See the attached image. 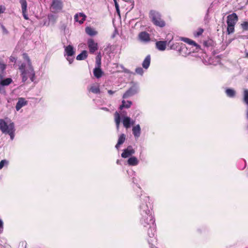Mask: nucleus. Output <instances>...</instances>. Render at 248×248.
I'll list each match as a JSON object with an SVG mask.
<instances>
[{"mask_svg":"<svg viewBox=\"0 0 248 248\" xmlns=\"http://www.w3.org/2000/svg\"><path fill=\"white\" fill-rule=\"evenodd\" d=\"M140 225L143 227V230L147 232L148 236L153 239L148 240V242L151 245V248H157L153 247V245L152 244L155 241H156L155 238H154L155 233V218L153 214H149L148 215H144L140 216Z\"/></svg>","mask_w":248,"mask_h":248,"instance_id":"1","label":"nucleus"},{"mask_svg":"<svg viewBox=\"0 0 248 248\" xmlns=\"http://www.w3.org/2000/svg\"><path fill=\"white\" fill-rule=\"evenodd\" d=\"M23 57L24 62L19 64V70L21 72V76L23 82H26L29 78L31 82L35 79V74L31 61L26 54H24Z\"/></svg>","mask_w":248,"mask_h":248,"instance_id":"2","label":"nucleus"},{"mask_svg":"<svg viewBox=\"0 0 248 248\" xmlns=\"http://www.w3.org/2000/svg\"><path fill=\"white\" fill-rule=\"evenodd\" d=\"M139 210L140 216L153 214L152 203L149 197L145 194H141L140 196Z\"/></svg>","mask_w":248,"mask_h":248,"instance_id":"3","label":"nucleus"},{"mask_svg":"<svg viewBox=\"0 0 248 248\" xmlns=\"http://www.w3.org/2000/svg\"><path fill=\"white\" fill-rule=\"evenodd\" d=\"M0 130L3 134H8L13 140L15 136V125L14 122L8 118L0 119Z\"/></svg>","mask_w":248,"mask_h":248,"instance_id":"4","label":"nucleus"},{"mask_svg":"<svg viewBox=\"0 0 248 248\" xmlns=\"http://www.w3.org/2000/svg\"><path fill=\"white\" fill-rule=\"evenodd\" d=\"M149 17L155 25L160 28L165 26V22L162 19L161 15L158 12L151 10L149 13Z\"/></svg>","mask_w":248,"mask_h":248,"instance_id":"5","label":"nucleus"},{"mask_svg":"<svg viewBox=\"0 0 248 248\" xmlns=\"http://www.w3.org/2000/svg\"><path fill=\"white\" fill-rule=\"evenodd\" d=\"M64 56L66 60L68 61L69 64L73 63L74 59V55L75 54V50L74 47L72 45H68L64 46Z\"/></svg>","mask_w":248,"mask_h":248,"instance_id":"6","label":"nucleus"},{"mask_svg":"<svg viewBox=\"0 0 248 248\" xmlns=\"http://www.w3.org/2000/svg\"><path fill=\"white\" fill-rule=\"evenodd\" d=\"M170 43L171 41H170L168 44L169 46L170 45V48L171 49L178 50L179 53L182 56H186L187 55L189 54L190 53V52H186L187 51V48L186 46L185 45L182 43H176L173 45H171Z\"/></svg>","mask_w":248,"mask_h":248,"instance_id":"7","label":"nucleus"},{"mask_svg":"<svg viewBox=\"0 0 248 248\" xmlns=\"http://www.w3.org/2000/svg\"><path fill=\"white\" fill-rule=\"evenodd\" d=\"M139 92V86L137 83H134L124 94L123 97L127 98L132 96Z\"/></svg>","mask_w":248,"mask_h":248,"instance_id":"8","label":"nucleus"},{"mask_svg":"<svg viewBox=\"0 0 248 248\" xmlns=\"http://www.w3.org/2000/svg\"><path fill=\"white\" fill-rule=\"evenodd\" d=\"M62 8V0H52L51 4V9L53 12H58Z\"/></svg>","mask_w":248,"mask_h":248,"instance_id":"9","label":"nucleus"},{"mask_svg":"<svg viewBox=\"0 0 248 248\" xmlns=\"http://www.w3.org/2000/svg\"><path fill=\"white\" fill-rule=\"evenodd\" d=\"M135 153V150L131 145L128 146L126 148L123 150L121 154L123 158H126L133 156L132 155Z\"/></svg>","mask_w":248,"mask_h":248,"instance_id":"10","label":"nucleus"},{"mask_svg":"<svg viewBox=\"0 0 248 248\" xmlns=\"http://www.w3.org/2000/svg\"><path fill=\"white\" fill-rule=\"evenodd\" d=\"M87 44L91 53H94L98 49V44L93 39H88Z\"/></svg>","mask_w":248,"mask_h":248,"instance_id":"11","label":"nucleus"},{"mask_svg":"<svg viewBox=\"0 0 248 248\" xmlns=\"http://www.w3.org/2000/svg\"><path fill=\"white\" fill-rule=\"evenodd\" d=\"M238 21V16L235 13L229 15L227 16V25L234 26Z\"/></svg>","mask_w":248,"mask_h":248,"instance_id":"12","label":"nucleus"},{"mask_svg":"<svg viewBox=\"0 0 248 248\" xmlns=\"http://www.w3.org/2000/svg\"><path fill=\"white\" fill-rule=\"evenodd\" d=\"M19 3L21 4L22 13L25 19H29L27 14V2L26 0H19Z\"/></svg>","mask_w":248,"mask_h":248,"instance_id":"13","label":"nucleus"},{"mask_svg":"<svg viewBox=\"0 0 248 248\" xmlns=\"http://www.w3.org/2000/svg\"><path fill=\"white\" fill-rule=\"evenodd\" d=\"M140 41L143 43H148L150 41V35L146 31L140 32L138 35Z\"/></svg>","mask_w":248,"mask_h":248,"instance_id":"14","label":"nucleus"},{"mask_svg":"<svg viewBox=\"0 0 248 248\" xmlns=\"http://www.w3.org/2000/svg\"><path fill=\"white\" fill-rule=\"evenodd\" d=\"M122 123L125 128H129L134 124L135 121L132 120L129 117L124 116L123 118Z\"/></svg>","mask_w":248,"mask_h":248,"instance_id":"15","label":"nucleus"},{"mask_svg":"<svg viewBox=\"0 0 248 248\" xmlns=\"http://www.w3.org/2000/svg\"><path fill=\"white\" fill-rule=\"evenodd\" d=\"M86 16L82 13H79L75 15L74 16L75 20L78 22L80 24H82L86 20Z\"/></svg>","mask_w":248,"mask_h":248,"instance_id":"16","label":"nucleus"},{"mask_svg":"<svg viewBox=\"0 0 248 248\" xmlns=\"http://www.w3.org/2000/svg\"><path fill=\"white\" fill-rule=\"evenodd\" d=\"M27 104V101L25 100V98L23 97L19 98L16 106V110L17 111L19 110L21 108L26 106Z\"/></svg>","mask_w":248,"mask_h":248,"instance_id":"17","label":"nucleus"},{"mask_svg":"<svg viewBox=\"0 0 248 248\" xmlns=\"http://www.w3.org/2000/svg\"><path fill=\"white\" fill-rule=\"evenodd\" d=\"M243 102L247 105L246 119L248 120V89H244L243 92Z\"/></svg>","mask_w":248,"mask_h":248,"instance_id":"18","label":"nucleus"},{"mask_svg":"<svg viewBox=\"0 0 248 248\" xmlns=\"http://www.w3.org/2000/svg\"><path fill=\"white\" fill-rule=\"evenodd\" d=\"M127 163L129 166H135L139 164V160L136 156H131L128 159Z\"/></svg>","mask_w":248,"mask_h":248,"instance_id":"19","label":"nucleus"},{"mask_svg":"<svg viewBox=\"0 0 248 248\" xmlns=\"http://www.w3.org/2000/svg\"><path fill=\"white\" fill-rule=\"evenodd\" d=\"M132 133L136 138H138L140 137L141 128L139 124H137L132 128Z\"/></svg>","mask_w":248,"mask_h":248,"instance_id":"20","label":"nucleus"},{"mask_svg":"<svg viewBox=\"0 0 248 248\" xmlns=\"http://www.w3.org/2000/svg\"><path fill=\"white\" fill-rule=\"evenodd\" d=\"M156 48L160 51H164L166 48L167 42L159 41H157L156 44Z\"/></svg>","mask_w":248,"mask_h":248,"instance_id":"21","label":"nucleus"},{"mask_svg":"<svg viewBox=\"0 0 248 248\" xmlns=\"http://www.w3.org/2000/svg\"><path fill=\"white\" fill-rule=\"evenodd\" d=\"M125 140V135L124 134H121L118 138V142L115 145V148L118 150L120 146L123 144Z\"/></svg>","mask_w":248,"mask_h":248,"instance_id":"22","label":"nucleus"},{"mask_svg":"<svg viewBox=\"0 0 248 248\" xmlns=\"http://www.w3.org/2000/svg\"><path fill=\"white\" fill-rule=\"evenodd\" d=\"M151 62V57L150 55H147L142 62V66L145 69L148 68Z\"/></svg>","mask_w":248,"mask_h":248,"instance_id":"23","label":"nucleus"},{"mask_svg":"<svg viewBox=\"0 0 248 248\" xmlns=\"http://www.w3.org/2000/svg\"><path fill=\"white\" fill-rule=\"evenodd\" d=\"M114 120L116 124V128L118 130L121 123V116L119 113L117 111L114 113Z\"/></svg>","mask_w":248,"mask_h":248,"instance_id":"24","label":"nucleus"},{"mask_svg":"<svg viewBox=\"0 0 248 248\" xmlns=\"http://www.w3.org/2000/svg\"><path fill=\"white\" fill-rule=\"evenodd\" d=\"M89 90L90 92L95 94H98L100 93L99 86L98 84L91 85Z\"/></svg>","mask_w":248,"mask_h":248,"instance_id":"25","label":"nucleus"},{"mask_svg":"<svg viewBox=\"0 0 248 248\" xmlns=\"http://www.w3.org/2000/svg\"><path fill=\"white\" fill-rule=\"evenodd\" d=\"M5 76H0V82L4 86L9 85L12 81V79L11 78H7L3 79V77Z\"/></svg>","mask_w":248,"mask_h":248,"instance_id":"26","label":"nucleus"},{"mask_svg":"<svg viewBox=\"0 0 248 248\" xmlns=\"http://www.w3.org/2000/svg\"><path fill=\"white\" fill-rule=\"evenodd\" d=\"M87 57V51L86 50H83L81 53L77 56L76 59L78 61L84 60L86 59Z\"/></svg>","mask_w":248,"mask_h":248,"instance_id":"27","label":"nucleus"},{"mask_svg":"<svg viewBox=\"0 0 248 248\" xmlns=\"http://www.w3.org/2000/svg\"><path fill=\"white\" fill-rule=\"evenodd\" d=\"M181 40H182L184 42L186 43L189 45H193V46H196V48H199V46L195 42H194V41H193L189 38L183 37V38H182Z\"/></svg>","mask_w":248,"mask_h":248,"instance_id":"28","label":"nucleus"},{"mask_svg":"<svg viewBox=\"0 0 248 248\" xmlns=\"http://www.w3.org/2000/svg\"><path fill=\"white\" fill-rule=\"evenodd\" d=\"M103 72L100 67H95L93 70V75L96 78H99L102 76Z\"/></svg>","mask_w":248,"mask_h":248,"instance_id":"29","label":"nucleus"},{"mask_svg":"<svg viewBox=\"0 0 248 248\" xmlns=\"http://www.w3.org/2000/svg\"><path fill=\"white\" fill-rule=\"evenodd\" d=\"M225 93L227 96L233 98L235 95L236 92L232 89L228 88L225 90Z\"/></svg>","mask_w":248,"mask_h":248,"instance_id":"30","label":"nucleus"},{"mask_svg":"<svg viewBox=\"0 0 248 248\" xmlns=\"http://www.w3.org/2000/svg\"><path fill=\"white\" fill-rule=\"evenodd\" d=\"M132 105V102L131 101H125L124 100L122 101V104L120 106V109L122 110L124 108H129Z\"/></svg>","mask_w":248,"mask_h":248,"instance_id":"31","label":"nucleus"},{"mask_svg":"<svg viewBox=\"0 0 248 248\" xmlns=\"http://www.w3.org/2000/svg\"><path fill=\"white\" fill-rule=\"evenodd\" d=\"M86 33L90 36H94L97 34V32L93 28L90 27H87L85 29Z\"/></svg>","mask_w":248,"mask_h":248,"instance_id":"32","label":"nucleus"},{"mask_svg":"<svg viewBox=\"0 0 248 248\" xmlns=\"http://www.w3.org/2000/svg\"><path fill=\"white\" fill-rule=\"evenodd\" d=\"M6 68V64L0 62V76H5L4 71Z\"/></svg>","mask_w":248,"mask_h":248,"instance_id":"33","label":"nucleus"},{"mask_svg":"<svg viewBox=\"0 0 248 248\" xmlns=\"http://www.w3.org/2000/svg\"><path fill=\"white\" fill-rule=\"evenodd\" d=\"M203 32V29L202 28H199L196 31L193 32V35L195 37H198L201 35Z\"/></svg>","mask_w":248,"mask_h":248,"instance_id":"34","label":"nucleus"},{"mask_svg":"<svg viewBox=\"0 0 248 248\" xmlns=\"http://www.w3.org/2000/svg\"><path fill=\"white\" fill-rule=\"evenodd\" d=\"M9 164V161L6 159H3L0 161V170L2 169V168L5 166H8Z\"/></svg>","mask_w":248,"mask_h":248,"instance_id":"35","label":"nucleus"},{"mask_svg":"<svg viewBox=\"0 0 248 248\" xmlns=\"http://www.w3.org/2000/svg\"><path fill=\"white\" fill-rule=\"evenodd\" d=\"M241 28L244 31H248V22L244 21L241 24Z\"/></svg>","mask_w":248,"mask_h":248,"instance_id":"36","label":"nucleus"},{"mask_svg":"<svg viewBox=\"0 0 248 248\" xmlns=\"http://www.w3.org/2000/svg\"><path fill=\"white\" fill-rule=\"evenodd\" d=\"M234 31V26L227 25V32L228 34L232 33Z\"/></svg>","mask_w":248,"mask_h":248,"instance_id":"37","label":"nucleus"},{"mask_svg":"<svg viewBox=\"0 0 248 248\" xmlns=\"http://www.w3.org/2000/svg\"><path fill=\"white\" fill-rule=\"evenodd\" d=\"M135 72L137 74L142 76L144 73L143 70L141 67H138L136 69Z\"/></svg>","mask_w":248,"mask_h":248,"instance_id":"38","label":"nucleus"},{"mask_svg":"<svg viewBox=\"0 0 248 248\" xmlns=\"http://www.w3.org/2000/svg\"><path fill=\"white\" fill-rule=\"evenodd\" d=\"M96 63L97 65V67H100L101 66V59L97 56L96 58Z\"/></svg>","mask_w":248,"mask_h":248,"instance_id":"39","label":"nucleus"},{"mask_svg":"<svg viewBox=\"0 0 248 248\" xmlns=\"http://www.w3.org/2000/svg\"><path fill=\"white\" fill-rule=\"evenodd\" d=\"M5 7L4 6L1 5L0 6V14L3 13L5 11Z\"/></svg>","mask_w":248,"mask_h":248,"instance_id":"40","label":"nucleus"},{"mask_svg":"<svg viewBox=\"0 0 248 248\" xmlns=\"http://www.w3.org/2000/svg\"><path fill=\"white\" fill-rule=\"evenodd\" d=\"M115 8H116L117 12L118 14H119L120 13L119 7V5H118V3L117 2V1H115Z\"/></svg>","mask_w":248,"mask_h":248,"instance_id":"41","label":"nucleus"},{"mask_svg":"<svg viewBox=\"0 0 248 248\" xmlns=\"http://www.w3.org/2000/svg\"><path fill=\"white\" fill-rule=\"evenodd\" d=\"M10 62H16V57L13 56H11L10 57Z\"/></svg>","mask_w":248,"mask_h":248,"instance_id":"42","label":"nucleus"},{"mask_svg":"<svg viewBox=\"0 0 248 248\" xmlns=\"http://www.w3.org/2000/svg\"><path fill=\"white\" fill-rule=\"evenodd\" d=\"M116 91H112L111 90H108V93L110 95H112Z\"/></svg>","mask_w":248,"mask_h":248,"instance_id":"43","label":"nucleus"},{"mask_svg":"<svg viewBox=\"0 0 248 248\" xmlns=\"http://www.w3.org/2000/svg\"><path fill=\"white\" fill-rule=\"evenodd\" d=\"M3 221H2V220H1L0 219V229H3Z\"/></svg>","mask_w":248,"mask_h":248,"instance_id":"44","label":"nucleus"},{"mask_svg":"<svg viewBox=\"0 0 248 248\" xmlns=\"http://www.w3.org/2000/svg\"><path fill=\"white\" fill-rule=\"evenodd\" d=\"M101 109L102 110H104L105 111H109V109L107 108H106V107L101 108Z\"/></svg>","mask_w":248,"mask_h":248,"instance_id":"45","label":"nucleus"},{"mask_svg":"<svg viewBox=\"0 0 248 248\" xmlns=\"http://www.w3.org/2000/svg\"><path fill=\"white\" fill-rule=\"evenodd\" d=\"M2 28L3 29V31L4 32H5L6 33L8 32L7 31L3 26H2Z\"/></svg>","mask_w":248,"mask_h":248,"instance_id":"46","label":"nucleus"},{"mask_svg":"<svg viewBox=\"0 0 248 248\" xmlns=\"http://www.w3.org/2000/svg\"><path fill=\"white\" fill-rule=\"evenodd\" d=\"M246 57L248 58V53L246 54Z\"/></svg>","mask_w":248,"mask_h":248,"instance_id":"47","label":"nucleus"},{"mask_svg":"<svg viewBox=\"0 0 248 248\" xmlns=\"http://www.w3.org/2000/svg\"><path fill=\"white\" fill-rule=\"evenodd\" d=\"M116 163L117 164H119V160H117V161H116Z\"/></svg>","mask_w":248,"mask_h":248,"instance_id":"48","label":"nucleus"},{"mask_svg":"<svg viewBox=\"0 0 248 248\" xmlns=\"http://www.w3.org/2000/svg\"><path fill=\"white\" fill-rule=\"evenodd\" d=\"M114 1V3L115 2V1H117L116 0H113Z\"/></svg>","mask_w":248,"mask_h":248,"instance_id":"49","label":"nucleus"},{"mask_svg":"<svg viewBox=\"0 0 248 248\" xmlns=\"http://www.w3.org/2000/svg\"><path fill=\"white\" fill-rule=\"evenodd\" d=\"M247 127H248V124Z\"/></svg>","mask_w":248,"mask_h":248,"instance_id":"50","label":"nucleus"}]
</instances>
